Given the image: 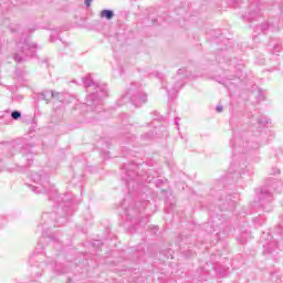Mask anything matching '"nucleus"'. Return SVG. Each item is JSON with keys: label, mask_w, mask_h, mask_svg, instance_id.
Segmentation results:
<instances>
[{"label": "nucleus", "mask_w": 283, "mask_h": 283, "mask_svg": "<svg viewBox=\"0 0 283 283\" xmlns=\"http://www.w3.org/2000/svg\"><path fill=\"white\" fill-rule=\"evenodd\" d=\"M179 120H180V117L175 118V125H177V127H179V126H180Z\"/></svg>", "instance_id": "nucleus-33"}, {"label": "nucleus", "mask_w": 283, "mask_h": 283, "mask_svg": "<svg viewBox=\"0 0 283 283\" xmlns=\"http://www.w3.org/2000/svg\"><path fill=\"white\" fill-rule=\"evenodd\" d=\"M56 39H59V31H52V33L50 35L51 43H54V41H56Z\"/></svg>", "instance_id": "nucleus-25"}, {"label": "nucleus", "mask_w": 283, "mask_h": 283, "mask_svg": "<svg viewBox=\"0 0 283 283\" xmlns=\"http://www.w3.org/2000/svg\"><path fill=\"white\" fill-rule=\"evenodd\" d=\"M240 76H241V72L239 71L235 75L226 76L217 81L221 85H224V87H227L228 90H231V87H235V82H231V81H235V78H240Z\"/></svg>", "instance_id": "nucleus-14"}, {"label": "nucleus", "mask_w": 283, "mask_h": 283, "mask_svg": "<svg viewBox=\"0 0 283 283\" xmlns=\"http://www.w3.org/2000/svg\"><path fill=\"white\" fill-rule=\"evenodd\" d=\"M158 76H159V78H163V76H160V74Z\"/></svg>", "instance_id": "nucleus-40"}, {"label": "nucleus", "mask_w": 283, "mask_h": 283, "mask_svg": "<svg viewBox=\"0 0 283 283\" xmlns=\"http://www.w3.org/2000/svg\"><path fill=\"white\" fill-rule=\"evenodd\" d=\"M84 87L88 90V92L93 90V93L86 96L85 103L81 105V109L101 114V109H103V98H107V86L94 82L92 75L87 74L84 77Z\"/></svg>", "instance_id": "nucleus-3"}, {"label": "nucleus", "mask_w": 283, "mask_h": 283, "mask_svg": "<svg viewBox=\"0 0 283 283\" xmlns=\"http://www.w3.org/2000/svg\"><path fill=\"white\" fill-rule=\"evenodd\" d=\"M143 143H150V140H154L156 138V135L154 134V130H150L148 133H145L140 136Z\"/></svg>", "instance_id": "nucleus-18"}, {"label": "nucleus", "mask_w": 283, "mask_h": 283, "mask_svg": "<svg viewBox=\"0 0 283 283\" xmlns=\"http://www.w3.org/2000/svg\"><path fill=\"white\" fill-rule=\"evenodd\" d=\"M177 76H184V78H187V76H189V75L187 74V69H179V70L177 71Z\"/></svg>", "instance_id": "nucleus-23"}, {"label": "nucleus", "mask_w": 283, "mask_h": 283, "mask_svg": "<svg viewBox=\"0 0 283 283\" xmlns=\"http://www.w3.org/2000/svg\"><path fill=\"white\" fill-rule=\"evenodd\" d=\"M273 191L280 193L282 191V182L274 180L271 185L261 188L258 193V201H254L252 205L253 210L263 209L266 213L273 211V206H271V202H273Z\"/></svg>", "instance_id": "nucleus-7"}, {"label": "nucleus", "mask_w": 283, "mask_h": 283, "mask_svg": "<svg viewBox=\"0 0 283 283\" xmlns=\"http://www.w3.org/2000/svg\"><path fill=\"white\" fill-rule=\"evenodd\" d=\"M279 233L282 235L283 238V221L279 224Z\"/></svg>", "instance_id": "nucleus-29"}, {"label": "nucleus", "mask_w": 283, "mask_h": 283, "mask_svg": "<svg viewBox=\"0 0 283 283\" xmlns=\"http://www.w3.org/2000/svg\"><path fill=\"white\" fill-rule=\"evenodd\" d=\"M249 125L241 124L233 129V138L230 140L232 148V163L230 165V174H244L247 167V156L251 149H260V142L251 140L249 136Z\"/></svg>", "instance_id": "nucleus-2"}, {"label": "nucleus", "mask_w": 283, "mask_h": 283, "mask_svg": "<svg viewBox=\"0 0 283 283\" xmlns=\"http://www.w3.org/2000/svg\"><path fill=\"white\" fill-rule=\"evenodd\" d=\"M216 189H217V191H220L221 189H224V184L222 181H219Z\"/></svg>", "instance_id": "nucleus-28"}, {"label": "nucleus", "mask_w": 283, "mask_h": 283, "mask_svg": "<svg viewBox=\"0 0 283 283\" xmlns=\"http://www.w3.org/2000/svg\"><path fill=\"white\" fill-rule=\"evenodd\" d=\"M182 85H185L182 82H176V84L170 90H168L167 85H165V82L161 83V87L163 90H167L169 98H171L174 94H177Z\"/></svg>", "instance_id": "nucleus-15"}, {"label": "nucleus", "mask_w": 283, "mask_h": 283, "mask_svg": "<svg viewBox=\"0 0 283 283\" xmlns=\"http://www.w3.org/2000/svg\"><path fill=\"white\" fill-rule=\"evenodd\" d=\"M170 209H174V203H170Z\"/></svg>", "instance_id": "nucleus-36"}, {"label": "nucleus", "mask_w": 283, "mask_h": 283, "mask_svg": "<svg viewBox=\"0 0 283 283\" xmlns=\"http://www.w3.org/2000/svg\"><path fill=\"white\" fill-rule=\"evenodd\" d=\"M268 249H271V244L268 245Z\"/></svg>", "instance_id": "nucleus-39"}, {"label": "nucleus", "mask_w": 283, "mask_h": 283, "mask_svg": "<svg viewBox=\"0 0 283 283\" xmlns=\"http://www.w3.org/2000/svg\"><path fill=\"white\" fill-rule=\"evenodd\" d=\"M11 118H13V120H19V118H21V112L19 111L11 112Z\"/></svg>", "instance_id": "nucleus-24"}, {"label": "nucleus", "mask_w": 283, "mask_h": 283, "mask_svg": "<svg viewBox=\"0 0 283 283\" xmlns=\"http://www.w3.org/2000/svg\"><path fill=\"white\" fill-rule=\"evenodd\" d=\"M150 231H151V233H156V231H158V227H153V228L150 229Z\"/></svg>", "instance_id": "nucleus-35"}, {"label": "nucleus", "mask_w": 283, "mask_h": 283, "mask_svg": "<svg viewBox=\"0 0 283 283\" xmlns=\"http://www.w3.org/2000/svg\"><path fill=\"white\" fill-rule=\"evenodd\" d=\"M277 30V25L275 22H263L254 28V32L258 34H269V32H275Z\"/></svg>", "instance_id": "nucleus-13"}, {"label": "nucleus", "mask_w": 283, "mask_h": 283, "mask_svg": "<svg viewBox=\"0 0 283 283\" xmlns=\"http://www.w3.org/2000/svg\"><path fill=\"white\" fill-rule=\"evenodd\" d=\"M203 231H206V233H216V226H213V222L209 221L203 224Z\"/></svg>", "instance_id": "nucleus-19"}, {"label": "nucleus", "mask_w": 283, "mask_h": 283, "mask_svg": "<svg viewBox=\"0 0 283 283\" xmlns=\"http://www.w3.org/2000/svg\"><path fill=\"white\" fill-rule=\"evenodd\" d=\"M234 3H238V0H233Z\"/></svg>", "instance_id": "nucleus-38"}, {"label": "nucleus", "mask_w": 283, "mask_h": 283, "mask_svg": "<svg viewBox=\"0 0 283 283\" xmlns=\"http://www.w3.org/2000/svg\"><path fill=\"white\" fill-rule=\"evenodd\" d=\"M216 109L220 114L223 112L224 107H222V105H217Z\"/></svg>", "instance_id": "nucleus-30"}, {"label": "nucleus", "mask_w": 283, "mask_h": 283, "mask_svg": "<svg viewBox=\"0 0 283 283\" xmlns=\"http://www.w3.org/2000/svg\"><path fill=\"white\" fill-rule=\"evenodd\" d=\"M51 94V91H43L42 93L38 94V101H45L46 103H50V99L48 98Z\"/></svg>", "instance_id": "nucleus-20"}, {"label": "nucleus", "mask_w": 283, "mask_h": 283, "mask_svg": "<svg viewBox=\"0 0 283 283\" xmlns=\"http://www.w3.org/2000/svg\"><path fill=\"white\" fill-rule=\"evenodd\" d=\"M102 244H103V241L101 240L93 241V247H96L97 249L101 248Z\"/></svg>", "instance_id": "nucleus-27"}, {"label": "nucleus", "mask_w": 283, "mask_h": 283, "mask_svg": "<svg viewBox=\"0 0 283 283\" xmlns=\"http://www.w3.org/2000/svg\"><path fill=\"white\" fill-rule=\"evenodd\" d=\"M65 96H67V93L51 91V98H55L60 103H65Z\"/></svg>", "instance_id": "nucleus-16"}, {"label": "nucleus", "mask_w": 283, "mask_h": 283, "mask_svg": "<svg viewBox=\"0 0 283 283\" xmlns=\"http://www.w3.org/2000/svg\"><path fill=\"white\" fill-rule=\"evenodd\" d=\"M36 50H39V45L32 42L30 36L21 38L15 45V54L13 55L14 62L25 63V61L34 59V56H36Z\"/></svg>", "instance_id": "nucleus-8"}, {"label": "nucleus", "mask_w": 283, "mask_h": 283, "mask_svg": "<svg viewBox=\"0 0 283 283\" xmlns=\"http://www.w3.org/2000/svg\"><path fill=\"white\" fill-rule=\"evenodd\" d=\"M42 63H48V60H43Z\"/></svg>", "instance_id": "nucleus-37"}, {"label": "nucleus", "mask_w": 283, "mask_h": 283, "mask_svg": "<svg viewBox=\"0 0 283 283\" xmlns=\"http://www.w3.org/2000/svg\"><path fill=\"white\" fill-rule=\"evenodd\" d=\"M256 122H258V125H259L260 127H264V125H269V119H268L266 117H264V116H260V117L256 119Z\"/></svg>", "instance_id": "nucleus-21"}, {"label": "nucleus", "mask_w": 283, "mask_h": 283, "mask_svg": "<svg viewBox=\"0 0 283 283\" xmlns=\"http://www.w3.org/2000/svg\"><path fill=\"white\" fill-rule=\"evenodd\" d=\"M101 18L106 19L107 21H112V19H114V11L109 9H104L101 11Z\"/></svg>", "instance_id": "nucleus-17"}, {"label": "nucleus", "mask_w": 283, "mask_h": 283, "mask_svg": "<svg viewBox=\"0 0 283 283\" xmlns=\"http://www.w3.org/2000/svg\"><path fill=\"white\" fill-rule=\"evenodd\" d=\"M191 255H192L191 250H188V251L186 252V258H191Z\"/></svg>", "instance_id": "nucleus-34"}, {"label": "nucleus", "mask_w": 283, "mask_h": 283, "mask_svg": "<svg viewBox=\"0 0 283 283\" xmlns=\"http://www.w3.org/2000/svg\"><path fill=\"white\" fill-rule=\"evenodd\" d=\"M219 208L221 211H234L235 210V195H229L227 197H219Z\"/></svg>", "instance_id": "nucleus-11"}, {"label": "nucleus", "mask_w": 283, "mask_h": 283, "mask_svg": "<svg viewBox=\"0 0 283 283\" xmlns=\"http://www.w3.org/2000/svg\"><path fill=\"white\" fill-rule=\"evenodd\" d=\"M44 249L42 243H38L33 255L30 256V264L33 265L32 275L36 279L43 275L45 269H49V271H57L56 258L59 256V252H55L54 254L45 252L43 254Z\"/></svg>", "instance_id": "nucleus-4"}, {"label": "nucleus", "mask_w": 283, "mask_h": 283, "mask_svg": "<svg viewBox=\"0 0 283 283\" xmlns=\"http://www.w3.org/2000/svg\"><path fill=\"white\" fill-rule=\"evenodd\" d=\"M280 52H282V45L281 44H275L273 46L272 54H275L277 56V54H280Z\"/></svg>", "instance_id": "nucleus-22"}, {"label": "nucleus", "mask_w": 283, "mask_h": 283, "mask_svg": "<svg viewBox=\"0 0 283 283\" xmlns=\"http://www.w3.org/2000/svg\"><path fill=\"white\" fill-rule=\"evenodd\" d=\"M31 179L36 185H29L34 193H46L49 196V200H54L56 203L54 211L43 212L40 220V227H42L43 238H49L50 242L54 244L55 249L61 251V249H63V243L59 241L56 234L49 231L56 229V227L67 224V218H70V216H74V211H76L78 203L76 202V199L72 192H66L59 196V190H56V188L50 184V175L45 172V170L33 172L31 175Z\"/></svg>", "instance_id": "nucleus-1"}, {"label": "nucleus", "mask_w": 283, "mask_h": 283, "mask_svg": "<svg viewBox=\"0 0 283 283\" xmlns=\"http://www.w3.org/2000/svg\"><path fill=\"white\" fill-rule=\"evenodd\" d=\"M92 1L94 0H84L86 8H90L92 6Z\"/></svg>", "instance_id": "nucleus-31"}, {"label": "nucleus", "mask_w": 283, "mask_h": 283, "mask_svg": "<svg viewBox=\"0 0 283 283\" xmlns=\"http://www.w3.org/2000/svg\"><path fill=\"white\" fill-rule=\"evenodd\" d=\"M154 117V120H157L158 123H160L163 120V116H160V113L155 111L151 113Z\"/></svg>", "instance_id": "nucleus-26"}, {"label": "nucleus", "mask_w": 283, "mask_h": 283, "mask_svg": "<svg viewBox=\"0 0 283 283\" xmlns=\"http://www.w3.org/2000/svg\"><path fill=\"white\" fill-rule=\"evenodd\" d=\"M259 17H262V8L258 4H251L250 10L243 15L244 21H255Z\"/></svg>", "instance_id": "nucleus-12"}, {"label": "nucleus", "mask_w": 283, "mask_h": 283, "mask_svg": "<svg viewBox=\"0 0 283 283\" xmlns=\"http://www.w3.org/2000/svg\"><path fill=\"white\" fill-rule=\"evenodd\" d=\"M122 180L126 184L128 188V193H134L140 189L143 182H151L148 172L142 171L140 166L136 164H124L122 166Z\"/></svg>", "instance_id": "nucleus-5"}, {"label": "nucleus", "mask_w": 283, "mask_h": 283, "mask_svg": "<svg viewBox=\"0 0 283 283\" xmlns=\"http://www.w3.org/2000/svg\"><path fill=\"white\" fill-rule=\"evenodd\" d=\"M34 144L25 143L23 139H15L9 145L8 158H12L14 154H21L22 161L19 167L28 169L34 163Z\"/></svg>", "instance_id": "nucleus-6"}, {"label": "nucleus", "mask_w": 283, "mask_h": 283, "mask_svg": "<svg viewBox=\"0 0 283 283\" xmlns=\"http://www.w3.org/2000/svg\"><path fill=\"white\" fill-rule=\"evenodd\" d=\"M275 174H280V169H277V168H272V175L275 176Z\"/></svg>", "instance_id": "nucleus-32"}, {"label": "nucleus", "mask_w": 283, "mask_h": 283, "mask_svg": "<svg viewBox=\"0 0 283 283\" xmlns=\"http://www.w3.org/2000/svg\"><path fill=\"white\" fill-rule=\"evenodd\" d=\"M122 103L129 101L135 107H140L147 103V94L143 92V84L138 82L130 83L125 95L122 96Z\"/></svg>", "instance_id": "nucleus-9"}, {"label": "nucleus", "mask_w": 283, "mask_h": 283, "mask_svg": "<svg viewBox=\"0 0 283 283\" xmlns=\"http://www.w3.org/2000/svg\"><path fill=\"white\" fill-rule=\"evenodd\" d=\"M147 205H149V201H137L135 203V207H129L125 209V216L126 220L128 222H132L133 224H139V227H145L149 222V216L146 217H138L145 209L147 208Z\"/></svg>", "instance_id": "nucleus-10"}]
</instances>
